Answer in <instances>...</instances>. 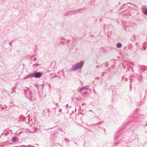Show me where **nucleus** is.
<instances>
[{"label": "nucleus", "mask_w": 147, "mask_h": 147, "mask_svg": "<svg viewBox=\"0 0 147 147\" xmlns=\"http://www.w3.org/2000/svg\"><path fill=\"white\" fill-rule=\"evenodd\" d=\"M87 89V86H84L82 88H81L79 90V92H81L82 91H83L84 90H86Z\"/></svg>", "instance_id": "39448f33"}, {"label": "nucleus", "mask_w": 147, "mask_h": 147, "mask_svg": "<svg viewBox=\"0 0 147 147\" xmlns=\"http://www.w3.org/2000/svg\"><path fill=\"white\" fill-rule=\"evenodd\" d=\"M138 44H138V43H136V45H138Z\"/></svg>", "instance_id": "6e6552de"}, {"label": "nucleus", "mask_w": 147, "mask_h": 147, "mask_svg": "<svg viewBox=\"0 0 147 147\" xmlns=\"http://www.w3.org/2000/svg\"><path fill=\"white\" fill-rule=\"evenodd\" d=\"M85 62L84 61H81L76 63L73 65L71 68V71H76L78 70H81L83 67Z\"/></svg>", "instance_id": "f257e3e1"}, {"label": "nucleus", "mask_w": 147, "mask_h": 147, "mask_svg": "<svg viewBox=\"0 0 147 147\" xmlns=\"http://www.w3.org/2000/svg\"><path fill=\"white\" fill-rule=\"evenodd\" d=\"M122 46V44L120 43H118L116 45V47L117 48H120Z\"/></svg>", "instance_id": "423d86ee"}, {"label": "nucleus", "mask_w": 147, "mask_h": 147, "mask_svg": "<svg viewBox=\"0 0 147 147\" xmlns=\"http://www.w3.org/2000/svg\"><path fill=\"white\" fill-rule=\"evenodd\" d=\"M12 140L13 142H16L17 141H18V140L16 138L13 137L12 139Z\"/></svg>", "instance_id": "0eeeda50"}, {"label": "nucleus", "mask_w": 147, "mask_h": 147, "mask_svg": "<svg viewBox=\"0 0 147 147\" xmlns=\"http://www.w3.org/2000/svg\"><path fill=\"white\" fill-rule=\"evenodd\" d=\"M31 77H32V73H31L29 75L26 76L23 79L26 80Z\"/></svg>", "instance_id": "20e7f679"}, {"label": "nucleus", "mask_w": 147, "mask_h": 147, "mask_svg": "<svg viewBox=\"0 0 147 147\" xmlns=\"http://www.w3.org/2000/svg\"><path fill=\"white\" fill-rule=\"evenodd\" d=\"M32 77H35L36 78H39L41 76V73L38 72L36 73H32Z\"/></svg>", "instance_id": "f03ea898"}, {"label": "nucleus", "mask_w": 147, "mask_h": 147, "mask_svg": "<svg viewBox=\"0 0 147 147\" xmlns=\"http://www.w3.org/2000/svg\"><path fill=\"white\" fill-rule=\"evenodd\" d=\"M142 11L143 13L146 15H147V8L145 6H143L142 7Z\"/></svg>", "instance_id": "7ed1b4c3"}, {"label": "nucleus", "mask_w": 147, "mask_h": 147, "mask_svg": "<svg viewBox=\"0 0 147 147\" xmlns=\"http://www.w3.org/2000/svg\"><path fill=\"white\" fill-rule=\"evenodd\" d=\"M82 105H84V103H83V104H82Z\"/></svg>", "instance_id": "1a4fd4ad"}]
</instances>
